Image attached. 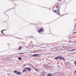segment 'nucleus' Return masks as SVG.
Returning <instances> with one entry per match:
<instances>
[{
    "label": "nucleus",
    "mask_w": 76,
    "mask_h": 76,
    "mask_svg": "<svg viewBox=\"0 0 76 76\" xmlns=\"http://www.w3.org/2000/svg\"><path fill=\"white\" fill-rule=\"evenodd\" d=\"M54 12H57V10H54Z\"/></svg>",
    "instance_id": "4468645a"
},
{
    "label": "nucleus",
    "mask_w": 76,
    "mask_h": 76,
    "mask_svg": "<svg viewBox=\"0 0 76 76\" xmlns=\"http://www.w3.org/2000/svg\"><path fill=\"white\" fill-rule=\"evenodd\" d=\"M44 31V30L43 29V28H42L40 30H39L38 31V32H42V31Z\"/></svg>",
    "instance_id": "7ed1b4c3"
},
{
    "label": "nucleus",
    "mask_w": 76,
    "mask_h": 76,
    "mask_svg": "<svg viewBox=\"0 0 76 76\" xmlns=\"http://www.w3.org/2000/svg\"><path fill=\"white\" fill-rule=\"evenodd\" d=\"M75 33H76V32H75Z\"/></svg>",
    "instance_id": "6ab92c4d"
},
{
    "label": "nucleus",
    "mask_w": 76,
    "mask_h": 76,
    "mask_svg": "<svg viewBox=\"0 0 76 76\" xmlns=\"http://www.w3.org/2000/svg\"><path fill=\"white\" fill-rule=\"evenodd\" d=\"M61 56H58V57H57V58H55V59H56V60H57L59 58V60H61Z\"/></svg>",
    "instance_id": "f257e3e1"
},
{
    "label": "nucleus",
    "mask_w": 76,
    "mask_h": 76,
    "mask_svg": "<svg viewBox=\"0 0 76 76\" xmlns=\"http://www.w3.org/2000/svg\"><path fill=\"white\" fill-rule=\"evenodd\" d=\"M61 60H65V59L63 57L61 56Z\"/></svg>",
    "instance_id": "423d86ee"
},
{
    "label": "nucleus",
    "mask_w": 76,
    "mask_h": 76,
    "mask_svg": "<svg viewBox=\"0 0 76 76\" xmlns=\"http://www.w3.org/2000/svg\"><path fill=\"white\" fill-rule=\"evenodd\" d=\"M58 0L59 1V0Z\"/></svg>",
    "instance_id": "aec40b11"
},
{
    "label": "nucleus",
    "mask_w": 76,
    "mask_h": 76,
    "mask_svg": "<svg viewBox=\"0 0 76 76\" xmlns=\"http://www.w3.org/2000/svg\"><path fill=\"white\" fill-rule=\"evenodd\" d=\"M26 72V69H23L22 71L23 72Z\"/></svg>",
    "instance_id": "6e6552de"
},
{
    "label": "nucleus",
    "mask_w": 76,
    "mask_h": 76,
    "mask_svg": "<svg viewBox=\"0 0 76 76\" xmlns=\"http://www.w3.org/2000/svg\"><path fill=\"white\" fill-rule=\"evenodd\" d=\"M16 73H17V72H16V71H14V73H16Z\"/></svg>",
    "instance_id": "ddd939ff"
},
{
    "label": "nucleus",
    "mask_w": 76,
    "mask_h": 76,
    "mask_svg": "<svg viewBox=\"0 0 76 76\" xmlns=\"http://www.w3.org/2000/svg\"><path fill=\"white\" fill-rule=\"evenodd\" d=\"M21 49H22V47H20L19 48L18 50H21Z\"/></svg>",
    "instance_id": "9b49d317"
},
{
    "label": "nucleus",
    "mask_w": 76,
    "mask_h": 76,
    "mask_svg": "<svg viewBox=\"0 0 76 76\" xmlns=\"http://www.w3.org/2000/svg\"><path fill=\"white\" fill-rule=\"evenodd\" d=\"M18 60H20L22 59V58H18Z\"/></svg>",
    "instance_id": "9d476101"
},
{
    "label": "nucleus",
    "mask_w": 76,
    "mask_h": 76,
    "mask_svg": "<svg viewBox=\"0 0 76 76\" xmlns=\"http://www.w3.org/2000/svg\"><path fill=\"white\" fill-rule=\"evenodd\" d=\"M26 66V65H24L23 66Z\"/></svg>",
    "instance_id": "dca6fc26"
},
{
    "label": "nucleus",
    "mask_w": 76,
    "mask_h": 76,
    "mask_svg": "<svg viewBox=\"0 0 76 76\" xmlns=\"http://www.w3.org/2000/svg\"><path fill=\"white\" fill-rule=\"evenodd\" d=\"M52 75L53 74H48L47 76H52Z\"/></svg>",
    "instance_id": "39448f33"
},
{
    "label": "nucleus",
    "mask_w": 76,
    "mask_h": 76,
    "mask_svg": "<svg viewBox=\"0 0 76 76\" xmlns=\"http://www.w3.org/2000/svg\"><path fill=\"white\" fill-rule=\"evenodd\" d=\"M16 74L18 75H20V72H16Z\"/></svg>",
    "instance_id": "0eeeda50"
},
{
    "label": "nucleus",
    "mask_w": 76,
    "mask_h": 76,
    "mask_svg": "<svg viewBox=\"0 0 76 76\" xmlns=\"http://www.w3.org/2000/svg\"><path fill=\"white\" fill-rule=\"evenodd\" d=\"M4 30H3L1 31V33H2V34H4V33H3V31H4Z\"/></svg>",
    "instance_id": "f8f14e48"
},
{
    "label": "nucleus",
    "mask_w": 76,
    "mask_h": 76,
    "mask_svg": "<svg viewBox=\"0 0 76 76\" xmlns=\"http://www.w3.org/2000/svg\"><path fill=\"white\" fill-rule=\"evenodd\" d=\"M33 57H37V55L36 54H34L33 55Z\"/></svg>",
    "instance_id": "1a4fd4ad"
},
{
    "label": "nucleus",
    "mask_w": 76,
    "mask_h": 76,
    "mask_svg": "<svg viewBox=\"0 0 76 76\" xmlns=\"http://www.w3.org/2000/svg\"><path fill=\"white\" fill-rule=\"evenodd\" d=\"M75 64L76 65V62H75Z\"/></svg>",
    "instance_id": "f3484780"
},
{
    "label": "nucleus",
    "mask_w": 76,
    "mask_h": 76,
    "mask_svg": "<svg viewBox=\"0 0 76 76\" xmlns=\"http://www.w3.org/2000/svg\"><path fill=\"white\" fill-rule=\"evenodd\" d=\"M20 54H23V53H20Z\"/></svg>",
    "instance_id": "2eb2a0df"
},
{
    "label": "nucleus",
    "mask_w": 76,
    "mask_h": 76,
    "mask_svg": "<svg viewBox=\"0 0 76 76\" xmlns=\"http://www.w3.org/2000/svg\"><path fill=\"white\" fill-rule=\"evenodd\" d=\"M75 73H76V71H75Z\"/></svg>",
    "instance_id": "a211bd4d"
},
{
    "label": "nucleus",
    "mask_w": 76,
    "mask_h": 76,
    "mask_svg": "<svg viewBox=\"0 0 76 76\" xmlns=\"http://www.w3.org/2000/svg\"><path fill=\"white\" fill-rule=\"evenodd\" d=\"M26 69H27V70L28 72H31V68L29 69L28 67H26Z\"/></svg>",
    "instance_id": "f03ea898"
},
{
    "label": "nucleus",
    "mask_w": 76,
    "mask_h": 76,
    "mask_svg": "<svg viewBox=\"0 0 76 76\" xmlns=\"http://www.w3.org/2000/svg\"><path fill=\"white\" fill-rule=\"evenodd\" d=\"M34 69H35V71H36V72H39V70L36 69V68H34Z\"/></svg>",
    "instance_id": "20e7f679"
}]
</instances>
